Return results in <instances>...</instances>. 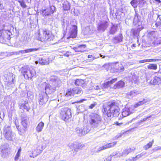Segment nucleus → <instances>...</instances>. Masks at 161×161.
Listing matches in <instances>:
<instances>
[{"instance_id": "obj_1", "label": "nucleus", "mask_w": 161, "mask_h": 161, "mask_svg": "<svg viewBox=\"0 0 161 161\" xmlns=\"http://www.w3.org/2000/svg\"><path fill=\"white\" fill-rule=\"evenodd\" d=\"M103 108L108 117H117L119 114L120 109L117 103L112 102L105 104Z\"/></svg>"}, {"instance_id": "obj_2", "label": "nucleus", "mask_w": 161, "mask_h": 161, "mask_svg": "<svg viewBox=\"0 0 161 161\" xmlns=\"http://www.w3.org/2000/svg\"><path fill=\"white\" fill-rule=\"evenodd\" d=\"M117 80V78H114L109 81L104 83L102 85V89L104 90L106 88L110 87L111 88L116 89L121 88L124 86V82L122 81H119L112 86V84L115 82Z\"/></svg>"}, {"instance_id": "obj_3", "label": "nucleus", "mask_w": 161, "mask_h": 161, "mask_svg": "<svg viewBox=\"0 0 161 161\" xmlns=\"http://www.w3.org/2000/svg\"><path fill=\"white\" fill-rule=\"evenodd\" d=\"M20 70L25 78L27 79L32 80V78L36 75L35 70L27 66L22 67L20 69Z\"/></svg>"}, {"instance_id": "obj_4", "label": "nucleus", "mask_w": 161, "mask_h": 161, "mask_svg": "<svg viewBox=\"0 0 161 161\" xmlns=\"http://www.w3.org/2000/svg\"><path fill=\"white\" fill-rule=\"evenodd\" d=\"M90 124L94 127H98L102 123L101 116L97 114L92 113L90 115L89 121Z\"/></svg>"}, {"instance_id": "obj_5", "label": "nucleus", "mask_w": 161, "mask_h": 161, "mask_svg": "<svg viewBox=\"0 0 161 161\" xmlns=\"http://www.w3.org/2000/svg\"><path fill=\"white\" fill-rule=\"evenodd\" d=\"M60 114L62 119L65 121H67L71 117V110L68 108H62Z\"/></svg>"}, {"instance_id": "obj_6", "label": "nucleus", "mask_w": 161, "mask_h": 161, "mask_svg": "<svg viewBox=\"0 0 161 161\" xmlns=\"http://www.w3.org/2000/svg\"><path fill=\"white\" fill-rule=\"evenodd\" d=\"M55 10V8L54 6H52L45 9H42L41 12L43 16H50L53 14Z\"/></svg>"}, {"instance_id": "obj_7", "label": "nucleus", "mask_w": 161, "mask_h": 161, "mask_svg": "<svg viewBox=\"0 0 161 161\" xmlns=\"http://www.w3.org/2000/svg\"><path fill=\"white\" fill-rule=\"evenodd\" d=\"M4 134L6 139L9 140H12L13 136L10 127L9 126L6 125L4 128Z\"/></svg>"}, {"instance_id": "obj_8", "label": "nucleus", "mask_w": 161, "mask_h": 161, "mask_svg": "<svg viewBox=\"0 0 161 161\" xmlns=\"http://www.w3.org/2000/svg\"><path fill=\"white\" fill-rule=\"evenodd\" d=\"M42 34L45 35L44 38L43 39L45 40V42L50 41L52 40L54 36L52 35L51 32L46 29H44L42 30Z\"/></svg>"}, {"instance_id": "obj_9", "label": "nucleus", "mask_w": 161, "mask_h": 161, "mask_svg": "<svg viewBox=\"0 0 161 161\" xmlns=\"http://www.w3.org/2000/svg\"><path fill=\"white\" fill-rule=\"evenodd\" d=\"M42 152L40 146L37 147L35 149L29 151V155L31 158H34L39 155Z\"/></svg>"}, {"instance_id": "obj_10", "label": "nucleus", "mask_w": 161, "mask_h": 161, "mask_svg": "<svg viewBox=\"0 0 161 161\" xmlns=\"http://www.w3.org/2000/svg\"><path fill=\"white\" fill-rule=\"evenodd\" d=\"M11 32L8 30H2L0 31V37L1 39L6 40L10 39Z\"/></svg>"}, {"instance_id": "obj_11", "label": "nucleus", "mask_w": 161, "mask_h": 161, "mask_svg": "<svg viewBox=\"0 0 161 161\" xmlns=\"http://www.w3.org/2000/svg\"><path fill=\"white\" fill-rule=\"evenodd\" d=\"M109 25V23L107 21H101L97 25V29L98 31H104L108 27Z\"/></svg>"}, {"instance_id": "obj_12", "label": "nucleus", "mask_w": 161, "mask_h": 161, "mask_svg": "<svg viewBox=\"0 0 161 161\" xmlns=\"http://www.w3.org/2000/svg\"><path fill=\"white\" fill-rule=\"evenodd\" d=\"M22 125L24 127V129H20L19 128V126H16L17 129L18 130L19 134L21 135H23L25 132V129L27 127V123L26 119H22Z\"/></svg>"}, {"instance_id": "obj_13", "label": "nucleus", "mask_w": 161, "mask_h": 161, "mask_svg": "<svg viewBox=\"0 0 161 161\" xmlns=\"http://www.w3.org/2000/svg\"><path fill=\"white\" fill-rule=\"evenodd\" d=\"M134 107L131 105L130 108L125 107L122 110V115L124 117H125L133 112L134 110L132 108Z\"/></svg>"}, {"instance_id": "obj_14", "label": "nucleus", "mask_w": 161, "mask_h": 161, "mask_svg": "<svg viewBox=\"0 0 161 161\" xmlns=\"http://www.w3.org/2000/svg\"><path fill=\"white\" fill-rule=\"evenodd\" d=\"M43 95L39 96V104L41 105L45 104L48 100V96L46 94L43 93Z\"/></svg>"}, {"instance_id": "obj_15", "label": "nucleus", "mask_w": 161, "mask_h": 161, "mask_svg": "<svg viewBox=\"0 0 161 161\" xmlns=\"http://www.w3.org/2000/svg\"><path fill=\"white\" fill-rule=\"evenodd\" d=\"M135 149V147H133L132 148H131L130 147L127 148V149L124 150L122 153H119L118 156L119 157L125 156L129 153L134 151Z\"/></svg>"}, {"instance_id": "obj_16", "label": "nucleus", "mask_w": 161, "mask_h": 161, "mask_svg": "<svg viewBox=\"0 0 161 161\" xmlns=\"http://www.w3.org/2000/svg\"><path fill=\"white\" fill-rule=\"evenodd\" d=\"M46 92L45 94H51L55 91L56 88L55 86L52 87L49 84H47L45 87Z\"/></svg>"}, {"instance_id": "obj_17", "label": "nucleus", "mask_w": 161, "mask_h": 161, "mask_svg": "<svg viewBox=\"0 0 161 161\" xmlns=\"http://www.w3.org/2000/svg\"><path fill=\"white\" fill-rule=\"evenodd\" d=\"M140 93V92L139 91L136 90H133L128 92L126 93V96L129 98H132L136 96Z\"/></svg>"}, {"instance_id": "obj_18", "label": "nucleus", "mask_w": 161, "mask_h": 161, "mask_svg": "<svg viewBox=\"0 0 161 161\" xmlns=\"http://www.w3.org/2000/svg\"><path fill=\"white\" fill-rule=\"evenodd\" d=\"M116 142H114L113 143L107 144L105 145L99 147L98 149V151L99 152L104 149L113 147L116 144Z\"/></svg>"}, {"instance_id": "obj_19", "label": "nucleus", "mask_w": 161, "mask_h": 161, "mask_svg": "<svg viewBox=\"0 0 161 161\" xmlns=\"http://www.w3.org/2000/svg\"><path fill=\"white\" fill-rule=\"evenodd\" d=\"M86 46L85 45H81L77 47H74L73 49L76 52H83L85 51Z\"/></svg>"}, {"instance_id": "obj_20", "label": "nucleus", "mask_w": 161, "mask_h": 161, "mask_svg": "<svg viewBox=\"0 0 161 161\" xmlns=\"http://www.w3.org/2000/svg\"><path fill=\"white\" fill-rule=\"evenodd\" d=\"M150 101V99L148 98L144 99L143 100L138 102L135 104L134 106H133L134 107V108H132L134 110L135 108H137L139 106L142 105L145 103H146L149 102Z\"/></svg>"}, {"instance_id": "obj_21", "label": "nucleus", "mask_w": 161, "mask_h": 161, "mask_svg": "<svg viewBox=\"0 0 161 161\" xmlns=\"http://www.w3.org/2000/svg\"><path fill=\"white\" fill-rule=\"evenodd\" d=\"M40 48H29L27 49L24 50L19 51V52L22 54H23L25 53H27L36 51L39 50L40 49Z\"/></svg>"}, {"instance_id": "obj_22", "label": "nucleus", "mask_w": 161, "mask_h": 161, "mask_svg": "<svg viewBox=\"0 0 161 161\" xmlns=\"http://www.w3.org/2000/svg\"><path fill=\"white\" fill-rule=\"evenodd\" d=\"M73 28L70 32L69 36L67 37V39L70 38H75L76 37L77 35V27L75 26H74Z\"/></svg>"}, {"instance_id": "obj_23", "label": "nucleus", "mask_w": 161, "mask_h": 161, "mask_svg": "<svg viewBox=\"0 0 161 161\" xmlns=\"http://www.w3.org/2000/svg\"><path fill=\"white\" fill-rule=\"evenodd\" d=\"M28 102L27 101H22L21 103L19 104V106L20 108L26 109L28 111L29 108L28 107Z\"/></svg>"}, {"instance_id": "obj_24", "label": "nucleus", "mask_w": 161, "mask_h": 161, "mask_svg": "<svg viewBox=\"0 0 161 161\" xmlns=\"http://www.w3.org/2000/svg\"><path fill=\"white\" fill-rule=\"evenodd\" d=\"M44 125V124L43 122H41L39 123L36 128V132L38 133L41 132L42 130Z\"/></svg>"}, {"instance_id": "obj_25", "label": "nucleus", "mask_w": 161, "mask_h": 161, "mask_svg": "<svg viewBox=\"0 0 161 161\" xmlns=\"http://www.w3.org/2000/svg\"><path fill=\"white\" fill-rule=\"evenodd\" d=\"M115 69L118 72H121L124 70V68L123 66L121 64L116 63L115 65Z\"/></svg>"}, {"instance_id": "obj_26", "label": "nucleus", "mask_w": 161, "mask_h": 161, "mask_svg": "<svg viewBox=\"0 0 161 161\" xmlns=\"http://www.w3.org/2000/svg\"><path fill=\"white\" fill-rule=\"evenodd\" d=\"M86 128H84L83 129H80L79 128L77 127L76 128L75 130L76 133L79 135L81 136L86 134L87 132V131H86Z\"/></svg>"}, {"instance_id": "obj_27", "label": "nucleus", "mask_w": 161, "mask_h": 161, "mask_svg": "<svg viewBox=\"0 0 161 161\" xmlns=\"http://www.w3.org/2000/svg\"><path fill=\"white\" fill-rule=\"evenodd\" d=\"M151 83L153 85H159L161 83V79L160 77L155 76L153 80L151 81Z\"/></svg>"}, {"instance_id": "obj_28", "label": "nucleus", "mask_w": 161, "mask_h": 161, "mask_svg": "<svg viewBox=\"0 0 161 161\" xmlns=\"http://www.w3.org/2000/svg\"><path fill=\"white\" fill-rule=\"evenodd\" d=\"M36 64H37L38 63L42 65H44L48 64V61L45 59V58H42L39 59L38 61H36L35 62Z\"/></svg>"}, {"instance_id": "obj_29", "label": "nucleus", "mask_w": 161, "mask_h": 161, "mask_svg": "<svg viewBox=\"0 0 161 161\" xmlns=\"http://www.w3.org/2000/svg\"><path fill=\"white\" fill-rule=\"evenodd\" d=\"M71 149H72V150L73 153H75L77 152L78 151V147H77V143L76 142L73 143L71 144L69 146Z\"/></svg>"}, {"instance_id": "obj_30", "label": "nucleus", "mask_w": 161, "mask_h": 161, "mask_svg": "<svg viewBox=\"0 0 161 161\" xmlns=\"http://www.w3.org/2000/svg\"><path fill=\"white\" fill-rule=\"evenodd\" d=\"M134 72H131L132 77V82L134 84L137 83L139 82L138 77L136 75H135Z\"/></svg>"}, {"instance_id": "obj_31", "label": "nucleus", "mask_w": 161, "mask_h": 161, "mask_svg": "<svg viewBox=\"0 0 161 161\" xmlns=\"http://www.w3.org/2000/svg\"><path fill=\"white\" fill-rule=\"evenodd\" d=\"M73 92L74 94H80L82 93L83 92L81 88L78 87H75L73 89Z\"/></svg>"}, {"instance_id": "obj_32", "label": "nucleus", "mask_w": 161, "mask_h": 161, "mask_svg": "<svg viewBox=\"0 0 161 161\" xmlns=\"http://www.w3.org/2000/svg\"><path fill=\"white\" fill-rule=\"evenodd\" d=\"M63 7L65 10H69L70 9V4L67 1L64 2L63 4Z\"/></svg>"}, {"instance_id": "obj_33", "label": "nucleus", "mask_w": 161, "mask_h": 161, "mask_svg": "<svg viewBox=\"0 0 161 161\" xmlns=\"http://www.w3.org/2000/svg\"><path fill=\"white\" fill-rule=\"evenodd\" d=\"M45 35L43 34H42V31L41 32H39L38 36L37 37V39L38 40L42 42H45V40H43V39L44 38Z\"/></svg>"}, {"instance_id": "obj_34", "label": "nucleus", "mask_w": 161, "mask_h": 161, "mask_svg": "<svg viewBox=\"0 0 161 161\" xmlns=\"http://www.w3.org/2000/svg\"><path fill=\"white\" fill-rule=\"evenodd\" d=\"M92 31L91 28L90 26H87L83 30V33L85 35L90 34L92 33Z\"/></svg>"}, {"instance_id": "obj_35", "label": "nucleus", "mask_w": 161, "mask_h": 161, "mask_svg": "<svg viewBox=\"0 0 161 161\" xmlns=\"http://www.w3.org/2000/svg\"><path fill=\"white\" fill-rule=\"evenodd\" d=\"M117 26L116 25H113L111 27L109 31V33L111 34H114L117 30Z\"/></svg>"}, {"instance_id": "obj_36", "label": "nucleus", "mask_w": 161, "mask_h": 161, "mask_svg": "<svg viewBox=\"0 0 161 161\" xmlns=\"http://www.w3.org/2000/svg\"><path fill=\"white\" fill-rule=\"evenodd\" d=\"M114 43H117L122 41V37L121 35L120 36L115 37L114 38Z\"/></svg>"}, {"instance_id": "obj_37", "label": "nucleus", "mask_w": 161, "mask_h": 161, "mask_svg": "<svg viewBox=\"0 0 161 161\" xmlns=\"http://www.w3.org/2000/svg\"><path fill=\"white\" fill-rule=\"evenodd\" d=\"M84 83V80L81 79H77L75 82V84L78 86H81Z\"/></svg>"}, {"instance_id": "obj_38", "label": "nucleus", "mask_w": 161, "mask_h": 161, "mask_svg": "<svg viewBox=\"0 0 161 161\" xmlns=\"http://www.w3.org/2000/svg\"><path fill=\"white\" fill-rule=\"evenodd\" d=\"M21 152V148L20 147L18 150V152H17L16 154V155L14 157V160L16 161L18 160L20 156V153Z\"/></svg>"}, {"instance_id": "obj_39", "label": "nucleus", "mask_w": 161, "mask_h": 161, "mask_svg": "<svg viewBox=\"0 0 161 161\" xmlns=\"http://www.w3.org/2000/svg\"><path fill=\"white\" fill-rule=\"evenodd\" d=\"M147 67L150 69L156 70L157 69V65L153 64H149L147 66Z\"/></svg>"}, {"instance_id": "obj_40", "label": "nucleus", "mask_w": 161, "mask_h": 161, "mask_svg": "<svg viewBox=\"0 0 161 161\" xmlns=\"http://www.w3.org/2000/svg\"><path fill=\"white\" fill-rule=\"evenodd\" d=\"M73 89H70L67 90L65 96L67 97H68L69 96H72L74 95L73 92Z\"/></svg>"}, {"instance_id": "obj_41", "label": "nucleus", "mask_w": 161, "mask_h": 161, "mask_svg": "<svg viewBox=\"0 0 161 161\" xmlns=\"http://www.w3.org/2000/svg\"><path fill=\"white\" fill-rule=\"evenodd\" d=\"M93 87L95 90L100 91L101 90V86L100 83L95 84Z\"/></svg>"}, {"instance_id": "obj_42", "label": "nucleus", "mask_w": 161, "mask_h": 161, "mask_svg": "<svg viewBox=\"0 0 161 161\" xmlns=\"http://www.w3.org/2000/svg\"><path fill=\"white\" fill-rule=\"evenodd\" d=\"M153 140L152 142H150L147 144L145 145L144 147V149L145 150H147L148 149L151 147L153 145Z\"/></svg>"}, {"instance_id": "obj_43", "label": "nucleus", "mask_w": 161, "mask_h": 161, "mask_svg": "<svg viewBox=\"0 0 161 161\" xmlns=\"http://www.w3.org/2000/svg\"><path fill=\"white\" fill-rule=\"evenodd\" d=\"M111 65L110 64H105L102 67L103 69H105L108 71L110 68Z\"/></svg>"}, {"instance_id": "obj_44", "label": "nucleus", "mask_w": 161, "mask_h": 161, "mask_svg": "<svg viewBox=\"0 0 161 161\" xmlns=\"http://www.w3.org/2000/svg\"><path fill=\"white\" fill-rule=\"evenodd\" d=\"M19 3L21 6L23 8H25L26 7V6L24 1H21Z\"/></svg>"}, {"instance_id": "obj_45", "label": "nucleus", "mask_w": 161, "mask_h": 161, "mask_svg": "<svg viewBox=\"0 0 161 161\" xmlns=\"http://www.w3.org/2000/svg\"><path fill=\"white\" fill-rule=\"evenodd\" d=\"M149 60V62H159L161 60V59H159L153 58L151 59H148Z\"/></svg>"}, {"instance_id": "obj_46", "label": "nucleus", "mask_w": 161, "mask_h": 161, "mask_svg": "<svg viewBox=\"0 0 161 161\" xmlns=\"http://www.w3.org/2000/svg\"><path fill=\"white\" fill-rule=\"evenodd\" d=\"M149 61L148 59H146L139 61V63H143L145 62H149Z\"/></svg>"}, {"instance_id": "obj_47", "label": "nucleus", "mask_w": 161, "mask_h": 161, "mask_svg": "<svg viewBox=\"0 0 161 161\" xmlns=\"http://www.w3.org/2000/svg\"><path fill=\"white\" fill-rule=\"evenodd\" d=\"M84 146L85 145L84 144L77 143V147H78V149H80Z\"/></svg>"}, {"instance_id": "obj_48", "label": "nucleus", "mask_w": 161, "mask_h": 161, "mask_svg": "<svg viewBox=\"0 0 161 161\" xmlns=\"http://www.w3.org/2000/svg\"><path fill=\"white\" fill-rule=\"evenodd\" d=\"M151 115L149 116H147L146 118H143L142 120H141L140 121L142 122H145L147 119H148V118H151Z\"/></svg>"}, {"instance_id": "obj_49", "label": "nucleus", "mask_w": 161, "mask_h": 161, "mask_svg": "<svg viewBox=\"0 0 161 161\" xmlns=\"http://www.w3.org/2000/svg\"><path fill=\"white\" fill-rule=\"evenodd\" d=\"M143 154L142 153H141L140 154H138L135 157V158L137 159L141 157L142 156H143Z\"/></svg>"}, {"instance_id": "obj_50", "label": "nucleus", "mask_w": 161, "mask_h": 161, "mask_svg": "<svg viewBox=\"0 0 161 161\" xmlns=\"http://www.w3.org/2000/svg\"><path fill=\"white\" fill-rule=\"evenodd\" d=\"M96 105V104L95 103H94L93 104H92L90 105L89 106V108H92L93 107H94V106Z\"/></svg>"}, {"instance_id": "obj_51", "label": "nucleus", "mask_w": 161, "mask_h": 161, "mask_svg": "<svg viewBox=\"0 0 161 161\" xmlns=\"http://www.w3.org/2000/svg\"><path fill=\"white\" fill-rule=\"evenodd\" d=\"M155 151H158V150H161V147H156L154 149Z\"/></svg>"}, {"instance_id": "obj_52", "label": "nucleus", "mask_w": 161, "mask_h": 161, "mask_svg": "<svg viewBox=\"0 0 161 161\" xmlns=\"http://www.w3.org/2000/svg\"><path fill=\"white\" fill-rule=\"evenodd\" d=\"M111 160V158L110 157H108L104 161H110Z\"/></svg>"}, {"instance_id": "obj_53", "label": "nucleus", "mask_w": 161, "mask_h": 161, "mask_svg": "<svg viewBox=\"0 0 161 161\" xmlns=\"http://www.w3.org/2000/svg\"><path fill=\"white\" fill-rule=\"evenodd\" d=\"M88 58H92V60H93L96 58H94L93 56H92V55H88Z\"/></svg>"}, {"instance_id": "obj_54", "label": "nucleus", "mask_w": 161, "mask_h": 161, "mask_svg": "<svg viewBox=\"0 0 161 161\" xmlns=\"http://www.w3.org/2000/svg\"><path fill=\"white\" fill-rule=\"evenodd\" d=\"M130 3L133 7H134L135 5V1L134 0H132L130 2Z\"/></svg>"}, {"instance_id": "obj_55", "label": "nucleus", "mask_w": 161, "mask_h": 161, "mask_svg": "<svg viewBox=\"0 0 161 161\" xmlns=\"http://www.w3.org/2000/svg\"><path fill=\"white\" fill-rule=\"evenodd\" d=\"M7 152V149H5V150H3V149H2V150H1V152L2 153H6Z\"/></svg>"}, {"instance_id": "obj_56", "label": "nucleus", "mask_w": 161, "mask_h": 161, "mask_svg": "<svg viewBox=\"0 0 161 161\" xmlns=\"http://www.w3.org/2000/svg\"><path fill=\"white\" fill-rule=\"evenodd\" d=\"M69 53H70L69 52H67L64 54V56L67 57H69Z\"/></svg>"}, {"instance_id": "obj_57", "label": "nucleus", "mask_w": 161, "mask_h": 161, "mask_svg": "<svg viewBox=\"0 0 161 161\" xmlns=\"http://www.w3.org/2000/svg\"><path fill=\"white\" fill-rule=\"evenodd\" d=\"M86 100V99H83L82 100H80L79 102H80V103H82L84 101Z\"/></svg>"}, {"instance_id": "obj_58", "label": "nucleus", "mask_w": 161, "mask_h": 161, "mask_svg": "<svg viewBox=\"0 0 161 161\" xmlns=\"http://www.w3.org/2000/svg\"><path fill=\"white\" fill-rule=\"evenodd\" d=\"M46 147L45 146V145L44 146H42V148L43 149H44L45 148V147Z\"/></svg>"}, {"instance_id": "obj_59", "label": "nucleus", "mask_w": 161, "mask_h": 161, "mask_svg": "<svg viewBox=\"0 0 161 161\" xmlns=\"http://www.w3.org/2000/svg\"><path fill=\"white\" fill-rule=\"evenodd\" d=\"M12 82L13 83H14V82H15V80H14V79H13V78H12Z\"/></svg>"}, {"instance_id": "obj_60", "label": "nucleus", "mask_w": 161, "mask_h": 161, "mask_svg": "<svg viewBox=\"0 0 161 161\" xmlns=\"http://www.w3.org/2000/svg\"><path fill=\"white\" fill-rule=\"evenodd\" d=\"M121 136H122L121 134H119L118 136H118L117 138L121 137Z\"/></svg>"}, {"instance_id": "obj_61", "label": "nucleus", "mask_w": 161, "mask_h": 161, "mask_svg": "<svg viewBox=\"0 0 161 161\" xmlns=\"http://www.w3.org/2000/svg\"><path fill=\"white\" fill-rule=\"evenodd\" d=\"M100 57H102V58H105V56H103V55H101V54H100Z\"/></svg>"}, {"instance_id": "obj_62", "label": "nucleus", "mask_w": 161, "mask_h": 161, "mask_svg": "<svg viewBox=\"0 0 161 161\" xmlns=\"http://www.w3.org/2000/svg\"><path fill=\"white\" fill-rule=\"evenodd\" d=\"M155 1L157 2H158L159 3L161 2V1H160L159 0H155Z\"/></svg>"}, {"instance_id": "obj_63", "label": "nucleus", "mask_w": 161, "mask_h": 161, "mask_svg": "<svg viewBox=\"0 0 161 161\" xmlns=\"http://www.w3.org/2000/svg\"><path fill=\"white\" fill-rule=\"evenodd\" d=\"M16 0L18 1L19 3L21 1L20 0Z\"/></svg>"}, {"instance_id": "obj_64", "label": "nucleus", "mask_w": 161, "mask_h": 161, "mask_svg": "<svg viewBox=\"0 0 161 161\" xmlns=\"http://www.w3.org/2000/svg\"><path fill=\"white\" fill-rule=\"evenodd\" d=\"M116 124H117V125H119V123H118V122H117Z\"/></svg>"}]
</instances>
